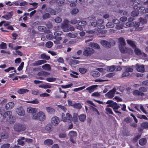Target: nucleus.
Wrapping results in <instances>:
<instances>
[{
	"mask_svg": "<svg viewBox=\"0 0 148 148\" xmlns=\"http://www.w3.org/2000/svg\"><path fill=\"white\" fill-rule=\"evenodd\" d=\"M53 143V141L51 139H48L45 140L44 144L45 145L49 146L52 145Z\"/></svg>",
	"mask_w": 148,
	"mask_h": 148,
	"instance_id": "obj_22",
	"label": "nucleus"
},
{
	"mask_svg": "<svg viewBox=\"0 0 148 148\" xmlns=\"http://www.w3.org/2000/svg\"><path fill=\"white\" fill-rule=\"evenodd\" d=\"M127 42L128 44L130 45L133 48H134V51L137 55H140L141 53V51L138 48H136V46L134 42L130 40H127Z\"/></svg>",
	"mask_w": 148,
	"mask_h": 148,
	"instance_id": "obj_2",
	"label": "nucleus"
},
{
	"mask_svg": "<svg viewBox=\"0 0 148 148\" xmlns=\"http://www.w3.org/2000/svg\"><path fill=\"white\" fill-rule=\"evenodd\" d=\"M139 22L140 24V25H143L146 23H147V21L146 19H144L141 18Z\"/></svg>",
	"mask_w": 148,
	"mask_h": 148,
	"instance_id": "obj_63",
	"label": "nucleus"
},
{
	"mask_svg": "<svg viewBox=\"0 0 148 148\" xmlns=\"http://www.w3.org/2000/svg\"><path fill=\"white\" fill-rule=\"evenodd\" d=\"M132 119L130 117H126L124 119V121L127 123H129L132 122Z\"/></svg>",
	"mask_w": 148,
	"mask_h": 148,
	"instance_id": "obj_44",
	"label": "nucleus"
},
{
	"mask_svg": "<svg viewBox=\"0 0 148 148\" xmlns=\"http://www.w3.org/2000/svg\"><path fill=\"white\" fill-rule=\"evenodd\" d=\"M41 57L43 59H45L47 60H49L50 58L49 56H47L45 54H41L40 55Z\"/></svg>",
	"mask_w": 148,
	"mask_h": 148,
	"instance_id": "obj_46",
	"label": "nucleus"
},
{
	"mask_svg": "<svg viewBox=\"0 0 148 148\" xmlns=\"http://www.w3.org/2000/svg\"><path fill=\"white\" fill-rule=\"evenodd\" d=\"M53 45V43L52 42L49 41L46 42L45 44V46L48 48H51Z\"/></svg>",
	"mask_w": 148,
	"mask_h": 148,
	"instance_id": "obj_49",
	"label": "nucleus"
},
{
	"mask_svg": "<svg viewBox=\"0 0 148 148\" xmlns=\"http://www.w3.org/2000/svg\"><path fill=\"white\" fill-rule=\"evenodd\" d=\"M65 2V0H58L57 1V4L60 5L61 6L63 5Z\"/></svg>",
	"mask_w": 148,
	"mask_h": 148,
	"instance_id": "obj_54",
	"label": "nucleus"
},
{
	"mask_svg": "<svg viewBox=\"0 0 148 148\" xmlns=\"http://www.w3.org/2000/svg\"><path fill=\"white\" fill-rule=\"evenodd\" d=\"M91 108L93 112H96L95 114L97 115H99V113L98 110L96 108L92 106H91Z\"/></svg>",
	"mask_w": 148,
	"mask_h": 148,
	"instance_id": "obj_55",
	"label": "nucleus"
},
{
	"mask_svg": "<svg viewBox=\"0 0 148 148\" xmlns=\"http://www.w3.org/2000/svg\"><path fill=\"white\" fill-rule=\"evenodd\" d=\"M110 107L114 109V112L116 113H117L118 114H121V113L119 111L116 110H117L120 108V106L118 105V104L116 102H113L112 104L110 105Z\"/></svg>",
	"mask_w": 148,
	"mask_h": 148,
	"instance_id": "obj_7",
	"label": "nucleus"
},
{
	"mask_svg": "<svg viewBox=\"0 0 148 148\" xmlns=\"http://www.w3.org/2000/svg\"><path fill=\"white\" fill-rule=\"evenodd\" d=\"M42 68L46 71H50L51 68L50 65L48 64H46L42 66Z\"/></svg>",
	"mask_w": 148,
	"mask_h": 148,
	"instance_id": "obj_28",
	"label": "nucleus"
},
{
	"mask_svg": "<svg viewBox=\"0 0 148 148\" xmlns=\"http://www.w3.org/2000/svg\"><path fill=\"white\" fill-rule=\"evenodd\" d=\"M13 14V13L12 12H10L2 16V18H4L6 20H8L12 18Z\"/></svg>",
	"mask_w": 148,
	"mask_h": 148,
	"instance_id": "obj_16",
	"label": "nucleus"
},
{
	"mask_svg": "<svg viewBox=\"0 0 148 148\" xmlns=\"http://www.w3.org/2000/svg\"><path fill=\"white\" fill-rule=\"evenodd\" d=\"M45 109L48 113L51 114H54L55 112V110L50 107H46Z\"/></svg>",
	"mask_w": 148,
	"mask_h": 148,
	"instance_id": "obj_29",
	"label": "nucleus"
},
{
	"mask_svg": "<svg viewBox=\"0 0 148 148\" xmlns=\"http://www.w3.org/2000/svg\"><path fill=\"white\" fill-rule=\"evenodd\" d=\"M133 94L134 95H137L138 96H144V94L143 92H141L137 90H135L133 92Z\"/></svg>",
	"mask_w": 148,
	"mask_h": 148,
	"instance_id": "obj_23",
	"label": "nucleus"
},
{
	"mask_svg": "<svg viewBox=\"0 0 148 148\" xmlns=\"http://www.w3.org/2000/svg\"><path fill=\"white\" fill-rule=\"evenodd\" d=\"M73 106L74 108H76L78 109H80L82 107L81 104L79 103H75L73 105Z\"/></svg>",
	"mask_w": 148,
	"mask_h": 148,
	"instance_id": "obj_36",
	"label": "nucleus"
},
{
	"mask_svg": "<svg viewBox=\"0 0 148 148\" xmlns=\"http://www.w3.org/2000/svg\"><path fill=\"white\" fill-rule=\"evenodd\" d=\"M46 80L49 82H55L56 80V78L55 77H49L46 78Z\"/></svg>",
	"mask_w": 148,
	"mask_h": 148,
	"instance_id": "obj_42",
	"label": "nucleus"
},
{
	"mask_svg": "<svg viewBox=\"0 0 148 148\" xmlns=\"http://www.w3.org/2000/svg\"><path fill=\"white\" fill-rule=\"evenodd\" d=\"M106 26L108 28H112L114 27V25L111 22H108L106 24Z\"/></svg>",
	"mask_w": 148,
	"mask_h": 148,
	"instance_id": "obj_50",
	"label": "nucleus"
},
{
	"mask_svg": "<svg viewBox=\"0 0 148 148\" xmlns=\"http://www.w3.org/2000/svg\"><path fill=\"white\" fill-rule=\"evenodd\" d=\"M141 126L144 128H146L148 127V123L144 122L142 123L141 124Z\"/></svg>",
	"mask_w": 148,
	"mask_h": 148,
	"instance_id": "obj_62",
	"label": "nucleus"
},
{
	"mask_svg": "<svg viewBox=\"0 0 148 148\" xmlns=\"http://www.w3.org/2000/svg\"><path fill=\"white\" fill-rule=\"evenodd\" d=\"M138 13L136 10L133 11L131 13L132 16L134 17L138 16Z\"/></svg>",
	"mask_w": 148,
	"mask_h": 148,
	"instance_id": "obj_60",
	"label": "nucleus"
},
{
	"mask_svg": "<svg viewBox=\"0 0 148 148\" xmlns=\"http://www.w3.org/2000/svg\"><path fill=\"white\" fill-rule=\"evenodd\" d=\"M62 32L61 31H58L54 32V35L56 36L61 35Z\"/></svg>",
	"mask_w": 148,
	"mask_h": 148,
	"instance_id": "obj_64",
	"label": "nucleus"
},
{
	"mask_svg": "<svg viewBox=\"0 0 148 148\" xmlns=\"http://www.w3.org/2000/svg\"><path fill=\"white\" fill-rule=\"evenodd\" d=\"M61 116V120L64 122H67L68 121H71L73 119L72 116L69 113H66V115L64 113H62Z\"/></svg>",
	"mask_w": 148,
	"mask_h": 148,
	"instance_id": "obj_5",
	"label": "nucleus"
},
{
	"mask_svg": "<svg viewBox=\"0 0 148 148\" xmlns=\"http://www.w3.org/2000/svg\"><path fill=\"white\" fill-rule=\"evenodd\" d=\"M38 29L39 31L41 32H45L46 30V28L43 26H40L38 27Z\"/></svg>",
	"mask_w": 148,
	"mask_h": 148,
	"instance_id": "obj_51",
	"label": "nucleus"
},
{
	"mask_svg": "<svg viewBox=\"0 0 148 148\" xmlns=\"http://www.w3.org/2000/svg\"><path fill=\"white\" fill-rule=\"evenodd\" d=\"M104 22L103 20L102 19H99L97 21V27L96 28H101L104 29L105 27L103 25V24Z\"/></svg>",
	"mask_w": 148,
	"mask_h": 148,
	"instance_id": "obj_9",
	"label": "nucleus"
},
{
	"mask_svg": "<svg viewBox=\"0 0 148 148\" xmlns=\"http://www.w3.org/2000/svg\"><path fill=\"white\" fill-rule=\"evenodd\" d=\"M125 46V45L121 46V45H119V49L120 51L123 53H126L127 51V49Z\"/></svg>",
	"mask_w": 148,
	"mask_h": 148,
	"instance_id": "obj_20",
	"label": "nucleus"
},
{
	"mask_svg": "<svg viewBox=\"0 0 148 148\" xmlns=\"http://www.w3.org/2000/svg\"><path fill=\"white\" fill-rule=\"evenodd\" d=\"M47 62L46 61L44 60H38L33 64L34 66H38L42 64L45 63Z\"/></svg>",
	"mask_w": 148,
	"mask_h": 148,
	"instance_id": "obj_14",
	"label": "nucleus"
},
{
	"mask_svg": "<svg viewBox=\"0 0 148 148\" xmlns=\"http://www.w3.org/2000/svg\"><path fill=\"white\" fill-rule=\"evenodd\" d=\"M69 136H70L71 138H72L76 137L77 136V134L76 132L71 131L69 132Z\"/></svg>",
	"mask_w": 148,
	"mask_h": 148,
	"instance_id": "obj_25",
	"label": "nucleus"
},
{
	"mask_svg": "<svg viewBox=\"0 0 148 148\" xmlns=\"http://www.w3.org/2000/svg\"><path fill=\"white\" fill-rule=\"evenodd\" d=\"M79 70L80 72L82 74L85 73L87 71V70L86 69L83 68H80Z\"/></svg>",
	"mask_w": 148,
	"mask_h": 148,
	"instance_id": "obj_52",
	"label": "nucleus"
},
{
	"mask_svg": "<svg viewBox=\"0 0 148 148\" xmlns=\"http://www.w3.org/2000/svg\"><path fill=\"white\" fill-rule=\"evenodd\" d=\"M16 112L18 115L20 116H23L25 114V111L21 107L16 108Z\"/></svg>",
	"mask_w": 148,
	"mask_h": 148,
	"instance_id": "obj_10",
	"label": "nucleus"
},
{
	"mask_svg": "<svg viewBox=\"0 0 148 148\" xmlns=\"http://www.w3.org/2000/svg\"><path fill=\"white\" fill-rule=\"evenodd\" d=\"M60 121L59 119L56 116H54L52 117L51 119V123L54 125H58Z\"/></svg>",
	"mask_w": 148,
	"mask_h": 148,
	"instance_id": "obj_12",
	"label": "nucleus"
},
{
	"mask_svg": "<svg viewBox=\"0 0 148 148\" xmlns=\"http://www.w3.org/2000/svg\"><path fill=\"white\" fill-rule=\"evenodd\" d=\"M94 52L95 51L92 48L88 47L84 49L83 54L84 56L88 57L91 56Z\"/></svg>",
	"mask_w": 148,
	"mask_h": 148,
	"instance_id": "obj_4",
	"label": "nucleus"
},
{
	"mask_svg": "<svg viewBox=\"0 0 148 148\" xmlns=\"http://www.w3.org/2000/svg\"><path fill=\"white\" fill-rule=\"evenodd\" d=\"M86 116L85 114H80L79 116V121L82 122H84L86 119Z\"/></svg>",
	"mask_w": 148,
	"mask_h": 148,
	"instance_id": "obj_27",
	"label": "nucleus"
},
{
	"mask_svg": "<svg viewBox=\"0 0 148 148\" xmlns=\"http://www.w3.org/2000/svg\"><path fill=\"white\" fill-rule=\"evenodd\" d=\"M55 21L56 23H60L62 21V19L60 17H58L56 18L55 19Z\"/></svg>",
	"mask_w": 148,
	"mask_h": 148,
	"instance_id": "obj_59",
	"label": "nucleus"
},
{
	"mask_svg": "<svg viewBox=\"0 0 148 148\" xmlns=\"http://www.w3.org/2000/svg\"><path fill=\"white\" fill-rule=\"evenodd\" d=\"M119 40L120 43V44L119 45L123 46L125 45V40L124 38H119Z\"/></svg>",
	"mask_w": 148,
	"mask_h": 148,
	"instance_id": "obj_38",
	"label": "nucleus"
},
{
	"mask_svg": "<svg viewBox=\"0 0 148 148\" xmlns=\"http://www.w3.org/2000/svg\"><path fill=\"white\" fill-rule=\"evenodd\" d=\"M14 129L16 131L22 132L25 130L26 126L24 124L16 123L15 124Z\"/></svg>",
	"mask_w": 148,
	"mask_h": 148,
	"instance_id": "obj_3",
	"label": "nucleus"
},
{
	"mask_svg": "<svg viewBox=\"0 0 148 148\" xmlns=\"http://www.w3.org/2000/svg\"><path fill=\"white\" fill-rule=\"evenodd\" d=\"M68 2L70 3V6L71 7H75L76 5V2L77 0H66Z\"/></svg>",
	"mask_w": 148,
	"mask_h": 148,
	"instance_id": "obj_24",
	"label": "nucleus"
},
{
	"mask_svg": "<svg viewBox=\"0 0 148 148\" xmlns=\"http://www.w3.org/2000/svg\"><path fill=\"white\" fill-rule=\"evenodd\" d=\"M47 11L50 13L52 15L56 14V12L51 8H49L48 9Z\"/></svg>",
	"mask_w": 148,
	"mask_h": 148,
	"instance_id": "obj_45",
	"label": "nucleus"
},
{
	"mask_svg": "<svg viewBox=\"0 0 148 148\" xmlns=\"http://www.w3.org/2000/svg\"><path fill=\"white\" fill-rule=\"evenodd\" d=\"M32 119L35 120H39L40 121H43L46 118L45 114L42 111H40L37 114L33 115Z\"/></svg>",
	"mask_w": 148,
	"mask_h": 148,
	"instance_id": "obj_1",
	"label": "nucleus"
},
{
	"mask_svg": "<svg viewBox=\"0 0 148 148\" xmlns=\"http://www.w3.org/2000/svg\"><path fill=\"white\" fill-rule=\"evenodd\" d=\"M109 107L107 106L106 108V110L107 114H113V112L111 110V109Z\"/></svg>",
	"mask_w": 148,
	"mask_h": 148,
	"instance_id": "obj_47",
	"label": "nucleus"
},
{
	"mask_svg": "<svg viewBox=\"0 0 148 148\" xmlns=\"http://www.w3.org/2000/svg\"><path fill=\"white\" fill-rule=\"evenodd\" d=\"M73 85V84L71 83L66 85H62L61 87L63 88H69Z\"/></svg>",
	"mask_w": 148,
	"mask_h": 148,
	"instance_id": "obj_61",
	"label": "nucleus"
},
{
	"mask_svg": "<svg viewBox=\"0 0 148 148\" xmlns=\"http://www.w3.org/2000/svg\"><path fill=\"white\" fill-rule=\"evenodd\" d=\"M77 23H78L77 20L76 19H74L71 20L70 21L69 23L72 24V25H74Z\"/></svg>",
	"mask_w": 148,
	"mask_h": 148,
	"instance_id": "obj_57",
	"label": "nucleus"
},
{
	"mask_svg": "<svg viewBox=\"0 0 148 148\" xmlns=\"http://www.w3.org/2000/svg\"><path fill=\"white\" fill-rule=\"evenodd\" d=\"M80 22H78V24L76 25L75 28L80 30H83V27L82 25H80Z\"/></svg>",
	"mask_w": 148,
	"mask_h": 148,
	"instance_id": "obj_48",
	"label": "nucleus"
},
{
	"mask_svg": "<svg viewBox=\"0 0 148 148\" xmlns=\"http://www.w3.org/2000/svg\"><path fill=\"white\" fill-rule=\"evenodd\" d=\"M97 85H94L89 87L86 89V90H88V92L91 93L94 91L95 89L97 87Z\"/></svg>",
	"mask_w": 148,
	"mask_h": 148,
	"instance_id": "obj_17",
	"label": "nucleus"
},
{
	"mask_svg": "<svg viewBox=\"0 0 148 148\" xmlns=\"http://www.w3.org/2000/svg\"><path fill=\"white\" fill-rule=\"evenodd\" d=\"M52 127V125L51 124H48L46 126L45 129L47 131H49L51 129Z\"/></svg>",
	"mask_w": 148,
	"mask_h": 148,
	"instance_id": "obj_56",
	"label": "nucleus"
},
{
	"mask_svg": "<svg viewBox=\"0 0 148 148\" xmlns=\"http://www.w3.org/2000/svg\"><path fill=\"white\" fill-rule=\"evenodd\" d=\"M102 29L101 28H95V29L97 31V32L99 34H105L106 33L107 31L106 30H101Z\"/></svg>",
	"mask_w": 148,
	"mask_h": 148,
	"instance_id": "obj_34",
	"label": "nucleus"
},
{
	"mask_svg": "<svg viewBox=\"0 0 148 148\" xmlns=\"http://www.w3.org/2000/svg\"><path fill=\"white\" fill-rule=\"evenodd\" d=\"M79 10L78 8H74L72 9L70 11V13L72 15L76 14L79 12Z\"/></svg>",
	"mask_w": 148,
	"mask_h": 148,
	"instance_id": "obj_30",
	"label": "nucleus"
},
{
	"mask_svg": "<svg viewBox=\"0 0 148 148\" xmlns=\"http://www.w3.org/2000/svg\"><path fill=\"white\" fill-rule=\"evenodd\" d=\"M7 48V44L6 43L2 42L0 45V49H6Z\"/></svg>",
	"mask_w": 148,
	"mask_h": 148,
	"instance_id": "obj_41",
	"label": "nucleus"
},
{
	"mask_svg": "<svg viewBox=\"0 0 148 148\" xmlns=\"http://www.w3.org/2000/svg\"><path fill=\"white\" fill-rule=\"evenodd\" d=\"M124 27V25L123 24H120L117 25L116 27V28L118 29H123Z\"/></svg>",
	"mask_w": 148,
	"mask_h": 148,
	"instance_id": "obj_53",
	"label": "nucleus"
},
{
	"mask_svg": "<svg viewBox=\"0 0 148 148\" xmlns=\"http://www.w3.org/2000/svg\"><path fill=\"white\" fill-rule=\"evenodd\" d=\"M25 138L23 137H20L17 140L18 143L19 145H23L25 144V143L23 140Z\"/></svg>",
	"mask_w": 148,
	"mask_h": 148,
	"instance_id": "obj_26",
	"label": "nucleus"
},
{
	"mask_svg": "<svg viewBox=\"0 0 148 148\" xmlns=\"http://www.w3.org/2000/svg\"><path fill=\"white\" fill-rule=\"evenodd\" d=\"M10 146V144H4L1 147V148H9Z\"/></svg>",
	"mask_w": 148,
	"mask_h": 148,
	"instance_id": "obj_58",
	"label": "nucleus"
},
{
	"mask_svg": "<svg viewBox=\"0 0 148 148\" xmlns=\"http://www.w3.org/2000/svg\"><path fill=\"white\" fill-rule=\"evenodd\" d=\"M89 46L95 49H99L100 48L99 45L96 43L91 42L89 44Z\"/></svg>",
	"mask_w": 148,
	"mask_h": 148,
	"instance_id": "obj_18",
	"label": "nucleus"
},
{
	"mask_svg": "<svg viewBox=\"0 0 148 148\" xmlns=\"http://www.w3.org/2000/svg\"><path fill=\"white\" fill-rule=\"evenodd\" d=\"M100 43L105 47L110 48L111 47V45L110 43L106 40H102L101 41Z\"/></svg>",
	"mask_w": 148,
	"mask_h": 148,
	"instance_id": "obj_15",
	"label": "nucleus"
},
{
	"mask_svg": "<svg viewBox=\"0 0 148 148\" xmlns=\"http://www.w3.org/2000/svg\"><path fill=\"white\" fill-rule=\"evenodd\" d=\"M29 90L27 89H21L18 90L17 91V92L20 94H23L26 93V92H28Z\"/></svg>",
	"mask_w": 148,
	"mask_h": 148,
	"instance_id": "obj_33",
	"label": "nucleus"
},
{
	"mask_svg": "<svg viewBox=\"0 0 148 148\" xmlns=\"http://www.w3.org/2000/svg\"><path fill=\"white\" fill-rule=\"evenodd\" d=\"M12 114V112L11 111H7L4 114L3 117L6 119V120H8L11 118Z\"/></svg>",
	"mask_w": 148,
	"mask_h": 148,
	"instance_id": "obj_13",
	"label": "nucleus"
},
{
	"mask_svg": "<svg viewBox=\"0 0 148 148\" xmlns=\"http://www.w3.org/2000/svg\"><path fill=\"white\" fill-rule=\"evenodd\" d=\"M27 110L28 112L30 113H34L36 112V108L31 107L28 108Z\"/></svg>",
	"mask_w": 148,
	"mask_h": 148,
	"instance_id": "obj_32",
	"label": "nucleus"
},
{
	"mask_svg": "<svg viewBox=\"0 0 148 148\" xmlns=\"http://www.w3.org/2000/svg\"><path fill=\"white\" fill-rule=\"evenodd\" d=\"M136 68L137 71L143 73L145 71V68L143 65H140L138 64L136 65Z\"/></svg>",
	"mask_w": 148,
	"mask_h": 148,
	"instance_id": "obj_11",
	"label": "nucleus"
},
{
	"mask_svg": "<svg viewBox=\"0 0 148 148\" xmlns=\"http://www.w3.org/2000/svg\"><path fill=\"white\" fill-rule=\"evenodd\" d=\"M50 15L48 13H45L42 15V18L43 19L45 20L50 18Z\"/></svg>",
	"mask_w": 148,
	"mask_h": 148,
	"instance_id": "obj_43",
	"label": "nucleus"
},
{
	"mask_svg": "<svg viewBox=\"0 0 148 148\" xmlns=\"http://www.w3.org/2000/svg\"><path fill=\"white\" fill-rule=\"evenodd\" d=\"M90 74L92 76L95 77H97L100 76V73L97 71H91Z\"/></svg>",
	"mask_w": 148,
	"mask_h": 148,
	"instance_id": "obj_21",
	"label": "nucleus"
},
{
	"mask_svg": "<svg viewBox=\"0 0 148 148\" xmlns=\"http://www.w3.org/2000/svg\"><path fill=\"white\" fill-rule=\"evenodd\" d=\"M147 143V140L145 138H143L140 139L139 141V144L141 145H144Z\"/></svg>",
	"mask_w": 148,
	"mask_h": 148,
	"instance_id": "obj_35",
	"label": "nucleus"
},
{
	"mask_svg": "<svg viewBox=\"0 0 148 148\" xmlns=\"http://www.w3.org/2000/svg\"><path fill=\"white\" fill-rule=\"evenodd\" d=\"M70 21H69L67 19H65L63 21L64 24H62L61 28L63 29V31L66 32H68V30L67 29V27H68V25Z\"/></svg>",
	"mask_w": 148,
	"mask_h": 148,
	"instance_id": "obj_6",
	"label": "nucleus"
},
{
	"mask_svg": "<svg viewBox=\"0 0 148 148\" xmlns=\"http://www.w3.org/2000/svg\"><path fill=\"white\" fill-rule=\"evenodd\" d=\"M14 106V103L12 102L8 103L5 106V108L7 110H10Z\"/></svg>",
	"mask_w": 148,
	"mask_h": 148,
	"instance_id": "obj_19",
	"label": "nucleus"
},
{
	"mask_svg": "<svg viewBox=\"0 0 148 148\" xmlns=\"http://www.w3.org/2000/svg\"><path fill=\"white\" fill-rule=\"evenodd\" d=\"M66 36L69 37L71 38H75L77 36V34L76 33L72 34L71 33H67Z\"/></svg>",
	"mask_w": 148,
	"mask_h": 148,
	"instance_id": "obj_31",
	"label": "nucleus"
},
{
	"mask_svg": "<svg viewBox=\"0 0 148 148\" xmlns=\"http://www.w3.org/2000/svg\"><path fill=\"white\" fill-rule=\"evenodd\" d=\"M116 90V89L114 88L106 93L105 96L109 98H112L114 97Z\"/></svg>",
	"mask_w": 148,
	"mask_h": 148,
	"instance_id": "obj_8",
	"label": "nucleus"
},
{
	"mask_svg": "<svg viewBox=\"0 0 148 148\" xmlns=\"http://www.w3.org/2000/svg\"><path fill=\"white\" fill-rule=\"evenodd\" d=\"M116 69L115 66H108L107 68V70L109 71L110 72L113 71Z\"/></svg>",
	"mask_w": 148,
	"mask_h": 148,
	"instance_id": "obj_39",
	"label": "nucleus"
},
{
	"mask_svg": "<svg viewBox=\"0 0 148 148\" xmlns=\"http://www.w3.org/2000/svg\"><path fill=\"white\" fill-rule=\"evenodd\" d=\"M28 103H30L34 104H37L39 103V101L37 99H35L31 101H26Z\"/></svg>",
	"mask_w": 148,
	"mask_h": 148,
	"instance_id": "obj_40",
	"label": "nucleus"
},
{
	"mask_svg": "<svg viewBox=\"0 0 148 148\" xmlns=\"http://www.w3.org/2000/svg\"><path fill=\"white\" fill-rule=\"evenodd\" d=\"M43 71H41L38 72L37 73V75L38 76H39V77L38 79L42 80L44 79V78L42 77V76H43Z\"/></svg>",
	"mask_w": 148,
	"mask_h": 148,
	"instance_id": "obj_37",
	"label": "nucleus"
}]
</instances>
